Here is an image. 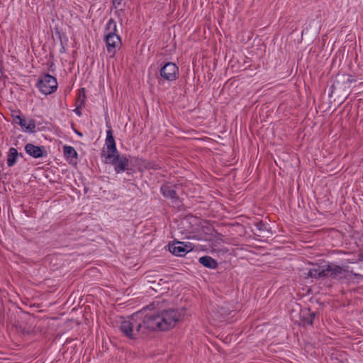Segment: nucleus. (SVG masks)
Segmentation results:
<instances>
[{"instance_id":"1","label":"nucleus","mask_w":363,"mask_h":363,"mask_svg":"<svg viewBox=\"0 0 363 363\" xmlns=\"http://www.w3.org/2000/svg\"><path fill=\"white\" fill-rule=\"evenodd\" d=\"M147 327L151 331L168 330L181 323L184 317L185 311L182 308H169L157 313H149Z\"/></svg>"},{"instance_id":"2","label":"nucleus","mask_w":363,"mask_h":363,"mask_svg":"<svg viewBox=\"0 0 363 363\" xmlns=\"http://www.w3.org/2000/svg\"><path fill=\"white\" fill-rule=\"evenodd\" d=\"M148 319V314L145 311L137 312L121 323V330L128 337L135 339L151 331L147 324Z\"/></svg>"},{"instance_id":"3","label":"nucleus","mask_w":363,"mask_h":363,"mask_svg":"<svg viewBox=\"0 0 363 363\" xmlns=\"http://www.w3.org/2000/svg\"><path fill=\"white\" fill-rule=\"evenodd\" d=\"M102 155L107 164L113 163L120 155L118 154L117 148L111 130L107 131L106 139V147L104 148Z\"/></svg>"},{"instance_id":"4","label":"nucleus","mask_w":363,"mask_h":363,"mask_svg":"<svg viewBox=\"0 0 363 363\" xmlns=\"http://www.w3.org/2000/svg\"><path fill=\"white\" fill-rule=\"evenodd\" d=\"M107 27L108 29L113 30V31H111L106 36L105 40L107 45V50L113 55L116 52V48L120 46L121 41L120 37L113 32L116 28V22L111 19L107 23Z\"/></svg>"},{"instance_id":"5","label":"nucleus","mask_w":363,"mask_h":363,"mask_svg":"<svg viewBox=\"0 0 363 363\" xmlns=\"http://www.w3.org/2000/svg\"><path fill=\"white\" fill-rule=\"evenodd\" d=\"M38 86L43 94L48 95L56 91L57 82L54 77L47 74L40 79Z\"/></svg>"},{"instance_id":"6","label":"nucleus","mask_w":363,"mask_h":363,"mask_svg":"<svg viewBox=\"0 0 363 363\" xmlns=\"http://www.w3.org/2000/svg\"><path fill=\"white\" fill-rule=\"evenodd\" d=\"M194 246L191 243L184 242H175L169 245L170 252L177 256H184L187 252L191 251Z\"/></svg>"},{"instance_id":"7","label":"nucleus","mask_w":363,"mask_h":363,"mask_svg":"<svg viewBox=\"0 0 363 363\" xmlns=\"http://www.w3.org/2000/svg\"><path fill=\"white\" fill-rule=\"evenodd\" d=\"M179 69L174 63L167 62L160 69V76L165 80L173 81L177 78Z\"/></svg>"},{"instance_id":"8","label":"nucleus","mask_w":363,"mask_h":363,"mask_svg":"<svg viewBox=\"0 0 363 363\" xmlns=\"http://www.w3.org/2000/svg\"><path fill=\"white\" fill-rule=\"evenodd\" d=\"M327 272H328V275L327 277H331L333 279H341L346 277L347 271L339 266H328Z\"/></svg>"},{"instance_id":"9","label":"nucleus","mask_w":363,"mask_h":363,"mask_svg":"<svg viewBox=\"0 0 363 363\" xmlns=\"http://www.w3.org/2000/svg\"><path fill=\"white\" fill-rule=\"evenodd\" d=\"M25 150L30 156L34 158L42 157L45 153L43 147L36 146L31 143H28L25 146Z\"/></svg>"},{"instance_id":"10","label":"nucleus","mask_w":363,"mask_h":363,"mask_svg":"<svg viewBox=\"0 0 363 363\" xmlns=\"http://www.w3.org/2000/svg\"><path fill=\"white\" fill-rule=\"evenodd\" d=\"M15 121L16 123H18L25 130L29 131L30 133L35 132V123L34 120L30 119L28 121L20 116H17L15 118Z\"/></svg>"},{"instance_id":"11","label":"nucleus","mask_w":363,"mask_h":363,"mask_svg":"<svg viewBox=\"0 0 363 363\" xmlns=\"http://www.w3.org/2000/svg\"><path fill=\"white\" fill-rule=\"evenodd\" d=\"M113 164L115 167V170L117 173L125 172L128 166L129 160L124 155H120L118 157H116V160L111 163Z\"/></svg>"},{"instance_id":"12","label":"nucleus","mask_w":363,"mask_h":363,"mask_svg":"<svg viewBox=\"0 0 363 363\" xmlns=\"http://www.w3.org/2000/svg\"><path fill=\"white\" fill-rule=\"evenodd\" d=\"M23 157L22 153H18L17 150L14 147H11L9 151L7 157V164L9 167L13 166L17 162L18 157Z\"/></svg>"},{"instance_id":"13","label":"nucleus","mask_w":363,"mask_h":363,"mask_svg":"<svg viewBox=\"0 0 363 363\" xmlns=\"http://www.w3.org/2000/svg\"><path fill=\"white\" fill-rule=\"evenodd\" d=\"M161 191L165 197L171 199L172 202L177 201L178 200V196L176 190L174 189V187L163 186L161 188Z\"/></svg>"},{"instance_id":"14","label":"nucleus","mask_w":363,"mask_h":363,"mask_svg":"<svg viewBox=\"0 0 363 363\" xmlns=\"http://www.w3.org/2000/svg\"><path fill=\"white\" fill-rule=\"evenodd\" d=\"M308 277L318 279L320 277H326L328 275V272H327V268L317 267L311 269L308 274Z\"/></svg>"},{"instance_id":"15","label":"nucleus","mask_w":363,"mask_h":363,"mask_svg":"<svg viewBox=\"0 0 363 363\" xmlns=\"http://www.w3.org/2000/svg\"><path fill=\"white\" fill-rule=\"evenodd\" d=\"M199 262L202 264L203 266L211 269H215L217 267L218 265L217 262L214 259L208 256L201 257L199 259Z\"/></svg>"},{"instance_id":"16","label":"nucleus","mask_w":363,"mask_h":363,"mask_svg":"<svg viewBox=\"0 0 363 363\" xmlns=\"http://www.w3.org/2000/svg\"><path fill=\"white\" fill-rule=\"evenodd\" d=\"M63 152L65 156L70 160L75 159L77 155L76 150L71 146H64Z\"/></svg>"},{"instance_id":"17","label":"nucleus","mask_w":363,"mask_h":363,"mask_svg":"<svg viewBox=\"0 0 363 363\" xmlns=\"http://www.w3.org/2000/svg\"><path fill=\"white\" fill-rule=\"evenodd\" d=\"M80 91H82L83 94L79 95L78 101H80L81 104H83L85 99L84 90V89H82Z\"/></svg>"},{"instance_id":"18","label":"nucleus","mask_w":363,"mask_h":363,"mask_svg":"<svg viewBox=\"0 0 363 363\" xmlns=\"http://www.w3.org/2000/svg\"><path fill=\"white\" fill-rule=\"evenodd\" d=\"M257 227L259 230H262V227H264V225L263 224L257 225Z\"/></svg>"},{"instance_id":"19","label":"nucleus","mask_w":363,"mask_h":363,"mask_svg":"<svg viewBox=\"0 0 363 363\" xmlns=\"http://www.w3.org/2000/svg\"><path fill=\"white\" fill-rule=\"evenodd\" d=\"M120 1H121V0H113V2H114V3L118 2V4H119V3H120Z\"/></svg>"}]
</instances>
